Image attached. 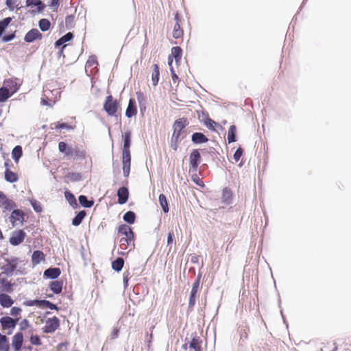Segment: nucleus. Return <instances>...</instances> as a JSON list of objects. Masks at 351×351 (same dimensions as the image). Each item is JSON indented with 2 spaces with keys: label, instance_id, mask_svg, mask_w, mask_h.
<instances>
[{
  "label": "nucleus",
  "instance_id": "obj_1",
  "mask_svg": "<svg viewBox=\"0 0 351 351\" xmlns=\"http://www.w3.org/2000/svg\"><path fill=\"white\" fill-rule=\"evenodd\" d=\"M187 118L182 117L176 119L173 124V134L171 138L170 147L176 151L178 149L179 143L185 136L184 128L189 125Z\"/></svg>",
  "mask_w": 351,
  "mask_h": 351
},
{
  "label": "nucleus",
  "instance_id": "obj_2",
  "mask_svg": "<svg viewBox=\"0 0 351 351\" xmlns=\"http://www.w3.org/2000/svg\"><path fill=\"white\" fill-rule=\"evenodd\" d=\"M120 237L119 245L122 250L131 251L135 247L134 234L132 228L126 224H121L118 227Z\"/></svg>",
  "mask_w": 351,
  "mask_h": 351
},
{
  "label": "nucleus",
  "instance_id": "obj_3",
  "mask_svg": "<svg viewBox=\"0 0 351 351\" xmlns=\"http://www.w3.org/2000/svg\"><path fill=\"white\" fill-rule=\"evenodd\" d=\"M58 149L60 152L64 154V156L69 159L83 160L86 158V151L78 146H68V145L61 141L58 143Z\"/></svg>",
  "mask_w": 351,
  "mask_h": 351
},
{
  "label": "nucleus",
  "instance_id": "obj_4",
  "mask_svg": "<svg viewBox=\"0 0 351 351\" xmlns=\"http://www.w3.org/2000/svg\"><path fill=\"white\" fill-rule=\"evenodd\" d=\"M104 109L108 116L116 117L119 110H121V106L118 101L110 95L106 97Z\"/></svg>",
  "mask_w": 351,
  "mask_h": 351
},
{
  "label": "nucleus",
  "instance_id": "obj_5",
  "mask_svg": "<svg viewBox=\"0 0 351 351\" xmlns=\"http://www.w3.org/2000/svg\"><path fill=\"white\" fill-rule=\"evenodd\" d=\"M184 20L181 15L177 12L174 14V23L173 25V37L176 39L182 38L184 30L182 28Z\"/></svg>",
  "mask_w": 351,
  "mask_h": 351
},
{
  "label": "nucleus",
  "instance_id": "obj_6",
  "mask_svg": "<svg viewBox=\"0 0 351 351\" xmlns=\"http://www.w3.org/2000/svg\"><path fill=\"white\" fill-rule=\"evenodd\" d=\"M200 278L201 276H199L193 283L192 288L190 293V296L189 299V309L192 311L193 309L194 306L196 303V300L197 298V292L199 288L200 285Z\"/></svg>",
  "mask_w": 351,
  "mask_h": 351
},
{
  "label": "nucleus",
  "instance_id": "obj_7",
  "mask_svg": "<svg viewBox=\"0 0 351 351\" xmlns=\"http://www.w3.org/2000/svg\"><path fill=\"white\" fill-rule=\"evenodd\" d=\"M6 264L2 266L1 269L3 270L6 274H11L17 268L20 260L19 258L12 257L9 259H6Z\"/></svg>",
  "mask_w": 351,
  "mask_h": 351
},
{
  "label": "nucleus",
  "instance_id": "obj_8",
  "mask_svg": "<svg viewBox=\"0 0 351 351\" xmlns=\"http://www.w3.org/2000/svg\"><path fill=\"white\" fill-rule=\"evenodd\" d=\"M26 237V233L23 230L14 231L10 237L9 241L12 245H19L23 242Z\"/></svg>",
  "mask_w": 351,
  "mask_h": 351
},
{
  "label": "nucleus",
  "instance_id": "obj_9",
  "mask_svg": "<svg viewBox=\"0 0 351 351\" xmlns=\"http://www.w3.org/2000/svg\"><path fill=\"white\" fill-rule=\"evenodd\" d=\"M10 221L13 226L23 224L24 221L23 212L19 209L14 210L11 213Z\"/></svg>",
  "mask_w": 351,
  "mask_h": 351
},
{
  "label": "nucleus",
  "instance_id": "obj_10",
  "mask_svg": "<svg viewBox=\"0 0 351 351\" xmlns=\"http://www.w3.org/2000/svg\"><path fill=\"white\" fill-rule=\"evenodd\" d=\"M201 156L198 149H193L189 157L191 169L193 171L196 172L198 165L200 162Z\"/></svg>",
  "mask_w": 351,
  "mask_h": 351
},
{
  "label": "nucleus",
  "instance_id": "obj_11",
  "mask_svg": "<svg viewBox=\"0 0 351 351\" xmlns=\"http://www.w3.org/2000/svg\"><path fill=\"white\" fill-rule=\"evenodd\" d=\"M123 173L125 177H128L130 172V153H122Z\"/></svg>",
  "mask_w": 351,
  "mask_h": 351
},
{
  "label": "nucleus",
  "instance_id": "obj_12",
  "mask_svg": "<svg viewBox=\"0 0 351 351\" xmlns=\"http://www.w3.org/2000/svg\"><path fill=\"white\" fill-rule=\"evenodd\" d=\"M4 85L9 90L10 93L13 95L19 88L21 84L16 78H10L4 81Z\"/></svg>",
  "mask_w": 351,
  "mask_h": 351
},
{
  "label": "nucleus",
  "instance_id": "obj_13",
  "mask_svg": "<svg viewBox=\"0 0 351 351\" xmlns=\"http://www.w3.org/2000/svg\"><path fill=\"white\" fill-rule=\"evenodd\" d=\"M42 34L37 29H32L25 36L24 40L27 43H32L36 39H41Z\"/></svg>",
  "mask_w": 351,
  "mask_h": 351
},
{
  "label": "nucleus",
  "instance_id": "obj_14",
  "mask_svg": "<svg viewBox=\"0 0 351 351\" xmlns=\"http://www.w3.org/2000/svg\"><path fill=\"white\" fill-rule=\"evenodd\" d=\"M18 321V319H12L8 316L1 317L0 320L3 329L14 328L16 326Z\"/></svg>",
  "mask_w": 351,
  "mask_h": 351
},
{
  "label": "nucleus",
  "instance_id": "obj_15",
  "mask_svg": "<svg viewBox=\"0 0 351 351\" xmlns=\"http://www.w3.org/2000/svg\"><path fill=\"white\" fill-rule=\"evenodd\" d=\"M118 203L123 204L127 202L129 197L128 188L125 186L120 187L117 191Z\"/></svg>",
  "mask_w": 351,
  "mask_h": 351
},
{
  "label": "nucleus",
  "instance_id": "obj_16",
  "mask_svg": "<svg viewBox=\"0 0 351 351\" xmlns=\"http://www.w3.org/2000/svg\"><path fill=\"white\" fill-rule=\"evenodd\" d=\"M137 114V109L136 106V101L134 99L129 100L128 106L125 111V115L128 118H131Z\"/></svg>",
  "mask_w": 351,
  "mask_h": 351
},
{
  "label": "nucleus",
  "instance_id": "obj_17",
  "mask_svg": "<svg viewBox=\"0 0 351 351\" xmlns=\"http://www.w3.org/2000/svg\"><path fill=\"white\" fill-rule=\"evenodd\" d=\"M171 56L175 58L176 62L179 61L182 57V49L180 47H173L171 49V54L169 56L168 59V64L170 66L173 62Z\"/></svg>",
  "mask_w": 351,
  "mask_h": 351
},
{
  "label": "nucleus",
  "instance_id": "obj_18",
  "mask_svg": "<svg viewBox=\"0 0 351 351\" xmlns=\"http://www.w3.org/2000/svg\"><path fill=\"white\" fill-rule=\"evenodd\" d=\"M202 340L199 337H193L189 343L190 351H202Z\"/></svg>",
  "mask_w": 351,
  "mask_h": 351
},
{
  "label": "nucleus",
  "instance_id": "obj_19",
  "mask_svg": "<svg viewBox=\"0 0 351 351\" xmlns=\"http://www.w3.org/2000/svg\"><path fill=\"white\" fill-rule=\"evenodd\" d=\"M61 274V270L58 267L49 268L44 271V276L51 279L58 278Z\"/></svg>",
  "mask_w": 351,
  "mask_h": 351
},
{
  "label": "nucleus",
  "instance_id": "obj_20",
  "mask_svg": "<svg viewBox=\"0 0 351 351\" xmlns=\"http://www.w3.org/2000/svg\"><path fill=\"white\" fill-rule=\"evenodd\" d=\"M23 337L21 332L16 333L12 339V346L15 350L19 351L22 346Z\"/></svg>",
  "mask_w": 351,
  "mask_h": 351
},
{
  "label": "nucleus",
  "instance_id": "obj_21",
  "mask_svg": "<svg viewBox=\"0 0 351 351\" xmlns=\"http://www.w3.org/2000/svg\"><path fill=\"white\" fill-rule=\"evenodd\" d=\"M14 303L11 297L5 293L0 294V304L4 308L10 307Z\"/></svg>",
  "mask_w": 351,
  "mask_h": 351
},
{
  "label": "nucleus",
  "instance_id": "obj_22",
  "mask_svg": "<svg viewBox=\"0 0 351 351\" xmlns=\"http://www.w3.org/2000/svg\"><path fill=\"white\" fill-rule=\"evenodd\" d=\"M191 140L195 144L206 143L208 141V138L201 132L193 133L191 136Z\"/></svg>",
  "mask_w": 351,
  "mask_h": 351
},
{
  "label": "nucleus",
  "instance_id": "obj_23",
  "mask_svg": "<svg viewBox=\"0 0 351 351\" xmlns=\"http://www.w3.org/2000/svg\"><path fill=\"white\" fill-rule=\"evenodd\" d=\"M45 254L42 251H34L32 256V264L34 265L39 264L41 261H45Z\"/></svg>",
  "mask_w": 351,
  "mask_h": 351
},
{
  "label": "nucleus",
  "instance_id": "obj_24",
  "mask_svg": "<svg viewBox=\"0 0 351 351\" xmlns=\"http://www.w3.org/2000/svg\"><path fill=\"white\" fill-rule=\"evenodd\" d=\"M62 281L54 280L49 283V288L54 293L59 294L62 292Z\"/></svg>",
  "mask_w": 351,
  "mask_h": 351
},
{
  "label": "nucleus",
  "instance_id": "obj_25",
  "mask_svg": "<svg viewBox=\"0 0 351 351\" xmlns=\"http://www.w3.org/2000/svg\"><path fill=\"white\" fill-rule=\"evenodd\" d=\"M5 179L7 182L12 183L19 180V176L16 173L12 171L8 168H6L5 171Z\"/></svg>",
  "mask_w": 351,
  "mask_h": 351
},
{
  "label": "nucleus",
  "instance_id": "obj_26",
  "mask_svg": "<svg viewBox=\"0 0 351 351\" xmlns=\"http://www.w3.org/2000/svg\"><path fill=\"white\" fill-rule=\"evenodd\" d=\"M160 69L157 64L153 65V71L152 73V81L153 86H156L159 81Z\"/></svg>",
  "mask_w": 351,
  "mask_h": 351
},
{
  "label": "nucleus",
  "instance_id": "obj_27",
  "mask_svg": "<svg viewBox=\"0 0 351 351\" xmlns=\"http://www.w3.org/2000/svg\"><path fill=\"white\" fill-rule=\"evenodd\" d=\"M130 133L126 132L123 135V153H130Z\"/></svg>",
  "mask_w": 351,
  "mask_h": 351
},
{
  "label": "nucleus",
  "instance_id": "obj_28",
  "mask_svg": "<svg viewBox=\"0 0 351 351\" xmlns=\"http://www.w3.org/2000/svg\"><path fill=\"white\" fill-rule=\"evenodd\" d=\"M86 215V211L82 210L79 212L77 215L73 218L72 224L75 226H79Z\"/></svg>",
  "mask_w": 351,
  "mask_h": 351
},
{
  "label": "nucleus",
  "instance_id": "obj_29",
  "mask_svg": "<svg viewBox=\"0 0 351 351\" xmlns=\"http://www.w3.org/2000/svg\"><path fill=\"white\" fill-rule=\"evenodd\" d=\"M22 147L20 145L14 147V148L12 149V155L15 162H18L19 158L22 156Z\"/></svg>",
  "mask_w": 351,
  "mask_h": 351
},
{
  "label": "nucleus",
  "instance_id": "obj_30",
  "mask_svg": "<svg viewBox=\"0 0 351 351\" xmlns=\"http://www.w3.org/2000/svg\"><path fill=\"white\" fill-rule=\"evenodd\" d=\"M124 265V261L122 258H117L115 261L112 263V267L117 271H120Z\"/></svg>",
  "mask_w": 351,
  "mask_h": 351
},
{
  "label": "nucleus",
  "instance_id": "obj_31",
  "mask_svg": "<svg viewBox=\"0 0 351 351\" xmlns=\"http://www.w3.org/2000/svg\"><path fill=\"white\" fill-rule=\"evenodd\" d=\"M236 132H237V128H236L235 125H232L229 128L228 132V141L229 143H233L236 141V136H235Z\"/></svg>",
  "mask_w": 351,
  "mask_h": 351
},
{
  "label": "nucleus",
  "instance_id": "obj_32",
  "mask_svg": "<svg viewBox=\"0 0 351 351\" xmlns=\"http://www.w3.org/2000/svg\"><path fill=\"white\" fill-rule=\"evenodd\" d=\"M8 339L5 335L0 334V351H8Z\"/></svg>",
  "mask_w": 351,
  "mask_h": 351
},
{
  "label": "nucleus",
  "instance_id": "obj_33",
  "mask_svg": "<svg viewBox=\"0 0 351 351\" xmlns=\"http://www.w3.org/2000/svg\"><path fill=\"white\" fill-rule=\"evenodd\" d=\"M11 95H12L5 87L0 88V102L5 101Z\"/></svg>",
  "mask_w": 351,
  "mask_h": 351
},
{
  "label": "nucleus",
  "instance_id": "obj_34",
  "mask_svg": "<svg viewBox=\"0 0 351 351\" xmlns=\"http://www.w3.org/2000/svg\"><path fill=\"white\" fill-rule=\"evenodd\" d=\"M74 128H75V126H73L68 123L57 122V123H54V129H56V130H73Z\"/></svg>",
  "mask_w": 351,
  "mask_h": 351
},
{
  "label": "nucleus",
  "instance_id": "obj_35",
  "mask_svg": "<svg viewBox=\"0 0 351 351\" xmlns=\"http://www.w3.org/2000/svg\"><path fill=\"white\" fill-rule=\"evenodd\" d=\"M78 199L80 204L86 208H90L94 204L93 200H88L87 197L83 195H80Z\"/></svg>",
  "mask_w": 351,
  "mask_h": 351
},
{
  "label": "nucleus",
  "instance_id": "obj_36",
  "mask_svg": "<svg viewBox=\"0 0 351 351\" xmlns=\"http://www.w3.org/2000/svg\"><path fill=\"white\" fill-rule=\"evenodd\" d=\"M158 199H159L160 204L161 207L162 208L164 213H168L169 212V206H168V202H167L166 196L164 194H160L159 195Z\"/></svg>",
  "mask_w": 351,
  "mask_h": 351
},
{
  "label": "nucleus",
  "instance_id": "obj_37",
  "mask_svg": "<svg viewBox=\"0 0 351 351\" xmlns=\"http://www.w3.org/2000/svg\"><path fill=\"white\" fill-rule=\"evenodd\" d=\"M136 215L132 211H128L123 215V219L125 221L132 224L135 221Z\"/></svg>",
  "mask_w": 351,
  "mask_h": 351
},
{
  "label": "nucleus",
  "instance_id": "obj_38",
  "mask_svg": "<svg viewBox=\"0 0 351 351\" xmlns=\"http://www.w3.org/2000/svg\"><path fill=\"white\" fill-rule=\"evenodd\" d=\"M136 97L139 103L141 110H142L143 108L145 109L146 98L144 94L140 91L136 92Z\"/></svg>",
  "mask_w": 351,
  "mask_h": 351
},
{
  "label": "nucleus",
  "instance_id": "obj_39",
  "mask_svg": "<svg viewBox=\"0 0 351 351\" xmlns=\"http://www.w3.org/2000/svg\"><path fill=\"white\" fill-rule=\"evenodd\" d=\"M98 65L97 57L95 56H90L86 63V68H96Z\"/></svg>",
  "mask_w": 351,
  "mask_h": 351
},
{
  "label": "nucleus",
  "instance_id": "obj_40",
  "mask_svg": "<svg viewBox=\"0 0 351 351\" xmlns=\"http://www.w3.org/2000/svg\"><path fill=\"white\" fill-rule=\"evenodd\" d=\"M11 21L12 18L10 17H7L0 21V36L2 35L5 28L10 23Z\"/></svg>",
  "mask_w": 351,
  "mask_h": 351
},
{
  "label": "nucleus",
  "instance_id": "obj_41",
  "mask_svg": "<svg viewBox=\"0 0 351 351\" xmlns=\"http://www.w3.org/2000/svg\"><path fill=\"white\" fill-rule=\"evenodd\" d=\"M38 25L40 29L45 32L49 29L51 23L48 19H42L39 21Z\"/></svg>",
  "mask_w": 351,
  "mask_h": 351
},
{
  "label": "nucleus",
  "instance_id": "obj_42",
  "mask_svg": "<svg viewBox=\"0 0 351 351\" xmlns=\"http://www.w3.org/2000/svg\"><path fill=\"white\" fill-rule=\"evenodd\" d=\"M205 125L210 130L215 131L217 123L209 117L204 120Z\"/></svg>",
  "mask_w": 351,
  "mask_h": 351
},
{
  "label": "nucleus",
  "instance_id": "obj_43",
  "mask_svg": "<svg viewBox=\"0 0 351 351\" xmlns=\"http://www.w3.org/2000/svg\"><path fill=\"white\" fill-rule=\"evenodd\" d=\"M5 3L8 8L13 10L19 5V0H5Z\"/></svg>",
  "mask_w": 351,
  "mask_h": 351
},
{
  "label": "nucleus",
  "instance_id": "obj_44",
  "mask_svg": "<svg viewBox=\"0 0 351 351\" xmlns=\"http://www.w3.org/2000/svg\"><path fill=\"white\" fill-rule=\"evenodd\" d=\"M58 327H59V319L56 317L50 321L49 326H46L47 329H56Z\"/></svg>",
  "mask_w": 351,
  "mask_h": 351
},
{
  "label": "nucleus",
  "instance_id": "obj_45",
  "mask_svg": "<svg viewBox=\"0 0 351 351\" xmlns=\"http://www.w3.org/2000/svg\"><path fill=\"white\" fill-rule=\"evenodd\" d=\"M31 205L36 213H40L42 211V206L40 203L37 200H32Z\"/></svg>",
  "mask_w": 351,
  "mask_h": 351
},
{
  "label": "nucleus",
  "instance_id": "obj_46",
  "mask_svg": "<svg viewBox=\"0 0 351 351\" xmlns=\"http://www.w3.org/2000/svg\"><path fill=\"white\" fill-rule=\"evenodd\" d=\"M26 306H42L43 302L42 300H28L25 302Z\"/></svg>",
  "mask_w": 351,
  "mask_h": 351
},
{
  "label": "nucleus",
  "instance_id": "obj_47",
  "mask_svg": "<svg viewBox=\"0 0 351 351\" xmlns=\"http://www.w3.org/2000/svg\"><path fill=\"white\" fill-rule=\"evenodd\" d=\"M27 6H38L42 5V1L40 0H27L26 1ZM40 9V8H38Z\"/></svg>",
  "mask_w": 351,
  "mask_h": 351
},
{
  "label": "nucleus",
  "instance_id": "obj_48",
  "mask_svg": "<svg viewBox=\"0 0 351 351\" xmlns=\"http://www.w3.org/2000/svg\"><path fill=\"white\" fill-rule=\"evenodd\" d=\"M192 180L198 186L204 187V182L199 178L197 175H193L192 176Z\"/></svg>",
  "mask_w": 351,
  "mask_h": 351
},
{
  "label": "nucleus",
  "instance_id": "obj_49",
  "mask_svg": "<svg viewBox=\"0 0 351 351\" xmlns=\"http://www.w3.org/2000/svg\"><path fill=\"white\" fill-rule=\"evenodd\" d=\"M64 195L66 199L69 202L70 204L76 202L75 196L69 191H66Z\"/></svg>",
  "mask_w": 351,
  "mask_h": 351
},
{
  "label": "nucleus",
  "instance_id": "obj_50",
  "mask_svg": "<svg viewBox=\"0 0 351 351\" xmlns=\"http://www.w3.org/2000/svg\"><path fill=\"white\" fill-rule=\"evenodd\" d=\"M243 150L242 148L239 147L238 148L236 152H234V159L235 160V161H239L241 158V157L243 155Z\"/></svg>",
  "mask_w": 351,
  "mask_h": 351
},
{
  "label": "nucleus",
  "instance_id": "obj_51",
  "mask_svg": "<svg viewBox=\"0 0 351 351\" xmlns=\"http://www.w3.org/2000/svg\"><path fill=\"white\" fill-rule=\"evenodd\" d=\"M42 306L47 307L51 310L56 308V306L48 300H42Z\"/></svg>",
  "mask_w": 351,
  "mask_h": 351
},
{
  "label": "nucleus",
  "instance_id": "obj_52",
  "mask_svg": "<svg viewBox=\"0 0 351 351\" xmlns=\"http://www.w3.org/2000/svg\"><path fill=\"white\" fill-rule=\"evenodd\" d=\"M2 283L3 285V291H12V284L10 282H7L5 280H3L2 281Z\"/></svg>",
  "mask_w": 351,
  "mask_h": 351
},
{
  "label": "nucleus",
  "instance_id": "obj_53",
  "mask_svg": "<svg viewBox=\"0 0 351 351\" xmlns=\"http://www.w3.org/2000/svg\"><path fill=\"white\" fill-rule=\"evenodd\" d=\"M73 38V34L71 32H68L65 35H64L62 37H61L62 40H63V42H64V43L71 40Z\"/></svg>",
  "mask_w": 351,
  "mask_h": 351
},
{
  "label": "nucleus",
  "instance_id": "obj_54",
  "mask_svg": "<svg viewBox=\"0 0 351 351\" xmlns=\"http://www.w3.org/2000/svg\"><path fill=\"white\" fill-rule=\"evenodd\" d=\"M31 343L34 345H40V340L38 336H32L30 339Z\"/></svg>",
  "mask_w": 351,
  "mask_h": 351
},
{
  "label": "nucleus",
  "instance_id": "obj_55",
  "mask_svg": "<svg viewBox=\"0 0 351 351\" xmlns=\"http://www.w3.org/2000/svg\"><path fill=\"white\" fill-rule=\"evenodd\" d=\"M14 38H15V34L12 33V34H8V35H5V36H3V40L4 42H8V41L12 40Z\"/></svg>",
  "mask_w": 351,
  "mask_h": 351
},
{
  "label": "nucleus",
  "instance_id": "obj_56",
  "mask_svg": "<svg viewBox=\"0 0 351 351\" xmlns=\"http://www.w3.org/2000/svg\"><path fill=\"white\" fill-rule=\"evenodd\" d=\"M21 311V309L18 307H13L11 309V315L13 316H17L19 314H20Z\"/></svg>",
  "mask_w": 351,
  "mask_h": 351
},
{
  "label": "nucleus",
  "instance_id": "obj_57",
  "mask_svg": "<svg viewBox=\"0 0 351 351\" xmlns=\"http://www.w3.org/2000/svg\"><path fill=\"white\" fill-rule=\"evenodd\" d=\"M59 0H52L50 4V6L54 9V10H57L59 7Z\"/></svg>",
  "mask_w": 351,
  "mask_h": 351
},
{
  "label": "nucleus",
  "instance_id": "obj_58",
  "mask_svg": "<svg viewBox=\"0 0 351 351\" xmlns=\"http://www.w3.org/2000/svg\"><path fill=\"white\" fill-rule=\"evenodd\" d=\"M174 234L173 232H170L168 234L167 237V245H171L173 243V238Z\"/></svg>",
  "mask_w": 351,
  "mask_h": 351
},
{
  "label": "nucleus",
  "instance_id": "obj_59",
  "mask_svg": "<svg viewBox=\"0 0 351 351\" xmlns=\"http://www.w3.org/2000/svg\"><path fill=\"white\" fill-rule=\"evenodd\" d=\"M74 21V16L73 15H69V16H67L66 17V19H65V23H66V25H68L69 24H71L73 23Z\"/></svg>",
  "mask_w": 351,
  "mask_h": 351
},
{
  "label": "nucleus",
  "instance_id": "obj_60",
  "mask_svg": "<svg viewBox=\"0 0 351 351\" xmlns=\"http://www.w3.org/2000/svg\"><path fill=\"white\" fill-rule=\"evenodd\" d=\"M171 77L174 83L178 81V76L176 74L173 68H171Z\"/></svg>",
  "mask_w": 351,
  "mask_h": 351
},
{
  "label": "nucleus",
  "instance_id": "obj_61",
  "mask_svg": "<svg viewBox=\"0 0 351 351\" xmlns=\"http://www.w3.org/2000/svg\"><path fill=\"white\" fill-rule=\"evenodd\" d=\"M19 324L21 328L20 329H25L28 327V322L25 319H23Z\"/></svg>",
  "mask_w": 351,
  "mask_h": 351
},
{
  "label": "nucleus",
  "instance_id": "obj_62",
  "mask_svg": "<svg viewBox=\"0 0 351 351\" xmlns=\"http://www.w3.org/2000/svg\"><path fill=\"white\" fill-rule=\"evenodd\" d=\"M4 204L10 206V207L15 206V204L13 201L10 200L8 199H6V200L4 202Z\"/></svg>",
  "mask_w": 351,
  "mask_h": 351
},
{
  "label": "nucleus",
  "instance_id": "obj_63",
  "mask_svg": "<svg viewBox=\"0 0 351 351\" xmlns=\"http://www.w3.org/2000/svg\"><path fill=\"white\" fill-rule=\"evenodd\" d=\"M64 43H65L64 42H63V40H62V38H60V39H58L56 43H55V45L56 47H59L62 45H63Z\"/></svg>",
  "mask_w": 351,
  "mask_h": 351
},
{
  "label": "nucleus",
  "instance_id": "obj_64",
  "mask_svg": "<svg viewBox=\"0 0 351 351\" xmlns=\"http://www.w3.org/2000/svg\"><path fill=\"white\" fill-rule=\"evenodd\" d=\"M66 344H64V343H60V344L58 346V350L60 351L62 348H66Z\"/></svg>",
  "mask_w": 351,
  "mask_h": 351
}]
</instances>
